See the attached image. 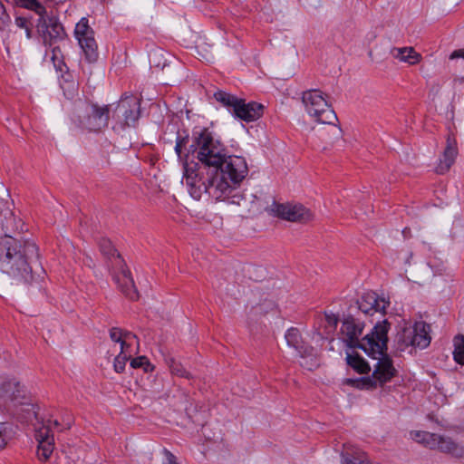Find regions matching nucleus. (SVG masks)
Returning <instances> with one entry per match:
<instances>
[{"label":"nucleus","instance_id":"nucleus-1","mask_svg":"<svg viewBox=\"0 0 464 464\" xmlns=\"http://www.w3.org/2000/svg\"><path fill=\"white\" fill-rule=\"evenodd\" d=\"M188 137H178L175 145V152L183 166L182 181L186 184L189 195L196 200H199L204 194H207L214 200H226L227 195L231 194L235 187L240 182L232 181L226 167L206 169V167H199L195 161H188V154L182 156V147L186 145Z\"/></svg>","mask_w":464,"mask_h":464},{"label":"nucleus","instance_id":"nucleus-2","mask_svg":"<svg viewBox=\"0 0 464 464\" xmlns=\"http://www.w3.org/2000/svg\"><path fill=\"white\" fill-rule=\"evenodd\" d=\"M190 150L196 154L199 167H206V169L226 167L229 179L234 182H241L247 175L246 160L227 155L225 145L207 129L194 133Z\"/></svg>","mask_w":464,"mask_h":464},{"label":"nucleus","instance_id":"nucleus-3","mask_svg":"<svg viewBox=\"0 0 464 464\" xmlns=\"http://www.w3.org/2000/svg\"><path fill=\"white\" fill-rule=\"evenodd\" d=\"M39 258L36 244L11 236L0 237V269L17 282L33 279V264Z\"/></svg>","mask_w":464,"mask_h":464},{"label":"nucleus","instance_id":"nucleus-4","mask_svg":"<svg viewBox=\"0 0 464 464\" xmlns=\"http://www.w3.org/2000/svg\"><path fill=\"white\" fill-rule=\"evenodd\" d=\"M364 324L353 316H347L342 322L341 339L350 348H359L364 353H382V347L388 343V331L390 324L387 320L376 324L372 332L362 340L359 337L362 334Z\"/></svg>","mask_w":464,"mask_h":464},{"label":"nucleus","instance_id":"nucleus-5","mask_svg":"<svg viewBox=\"0 0 464 464\" xmlns=\"http://www.w3.org/2000/svg\"><path fill=\"white\" fill-rule=\"evenodd\" d=\"M112 129L121 132L129 128H135L140 117V100L133 95H123L121 100L111 104Z\"/></svg>","mask_w":464,"mask_h":464},{"label":"nucleus","instance_id":"nucleus-6","mask_svg":"<svg viewBox=\"0 0 464 464\" xmlns=\"http://www.w3.org/2000/svg\"><path fill=\"white\" fill-rule=\"evenodd\" d=\"M302 102L306 112L317 122L334 124L337 121L334 111L321 91L311 89L304 92L302 93Z\"/></svg>","mask_w":464,"mask_h":464},{"label":"nucleus","instance_id":"nucleus-7","mask_svg":"<svg viewBox=\"0 0 464 464\" xmlns=\"http://www.w3.org/2000/svg\"><path fill=\"white\" fill-rule=\"evenodd\" d=\"M72 420L68 419L64 426L60 429L61 424L57 420H52L51 417L43 420L42 426L35 430V440L38 442L37 457L41 461L49 459L54 450V438L53 434V428L60 430L63 429H70Z\"/></svg>","mask_w":464,"mask_h":464},{"label":"nucleus","instance_id":"nucleus-8","mask_svg":"<svg viewBox=\"0 0 464 464\" xmlns=\"http://www.w3.org/2000/svg\"><path fill=\"white\" fill-rule=\"evenodd\" d=\"M36 28L45 46L52 47L65 37L63 24L55 16H48L45 14H38Z\"/></svg>","mask_w":464,"mask_h":464},{"label":"nucleus","instance_id":"nucleus-9","mask_svg":"<svg viewBox=\"0 0 464 464\" xmlns=\"http://www.w3.org/2000/svg\"><path fill=\"white\" fill-rule=\"evenodd\" d=\"M74 35L84 53L86 60L89 63L96 62L99 56L98 44L94 38V31L89 25V21L87 18L83 17L76 24Z\"/></svg>","mask_w":464,"mask_h":464},{"label":"nucleus","instance_id":"nucleus-10","mask_svg":"<svg viewBox=\"0 0 464 464\" xmlns=\"http://www.w3.org/2000/svg\"><path fill=\"white\" fill-rule=\"evenodd\" d=\"M112 105L91 103L83 116H80V125L90 131H99L109 123Z\"/></svg>","mask_w":464,"mask_h":464},{"label":"nucleus","instance_id":"nucleus-11","mask_svg":"<svg viewBox=\"0 0 464 464\" xmlns=\"http://www.w3.org/2000/svg\"><path fill=\"white\" fill-rule=\"evenodd\" d=\"M270 210L275 216L291 222L306 223L314 218L311 210L301 204L274 202Z\"/></svg>","mask_w":464,"mask_h":464},{"label":"nucleus","instance_id":"nucleus-12","mask_svg":"<svg viewBox=\"0 0 464 464\" xmlns=\"http://www.w3.org/2000/svg\"><path fill=\"white\" fill-rule=\"evenodd\" d=\"M387 343L382 347V353H365L374 360H377L374 365L372 377L375 380V383L378 382L380 385L391 381L395 374V368L393 367L392 359L387 355Z\"/></svg>","mask_w":464,"mask_h":464},{"label":"nucleus","instance_id":"nucleus-13","mask_svg":"<svg viewBox=\"0 0 464 464\" xmlns=\"http://www.w3.org/2000/svg\"><path fill=\"white\" fill-rule=\"evenodd\" d=\"M0 398L23 404L26 399V390L16 378L0 375Z\"/></svg>","mask_w":464,"mask_h":464},{"label":"nucleus","instance_id":"nucleus-14","mask_svg":"<svg viewBox=\"0 0 464 464\" xmlns=\"http://www.w3.org/2000/svg\"><path fill=\"white\" fill-rule=\"evenodd\" d=\"M390 302L374 292H367L358 301L359 309L365 314H384Z\"/></svg>","mask_w":464,"mask_h":464},{"label":"nucleus","instance_id":"nucleus-15","mask_svg":"<svg viewBox=\"0 0 464 464\" xmlns=\"http://www.w3.org/2000/svg\"><path fill=\"white\" fill-rule=\"evenodd\" d=\"M120 271L114 275V280L121 293L130 300H137L139 293L135 287L134 281L129 269L124 267L123 263L118 265Z\"/></svg>","mask_w":464,"mask_h":464},{"label":"nucleus","instance_id":"nucleus-16","mask_svg":"<svg viewBox=\"0 0 464 464\" xmlns=\"http://www.w3.org/2000/svg\"><path fill=\"white\" fill-rule=\"evenodd\" d=\"M264 113V106L256 102H246L240 99L234 115L246 122L258 120Z\"/></svg>","mask_w":464,"mask_h":464},{"label":"nucleus","instance_id":"nucleus-17","mask_svg":"<svg viewBox=\"0 0 464 464\" xmlns=\"http://www.w3.org/2000/svg\"><path fill=\"white\" fill-rule=\"evenodd\" d=\"M434 442L433 450H439L441 452L450 454L456 458L464 456V448L454 442L450 438L436 434Z\"/></svg>","mask_w":464,"mask_h":464},{"label":"nucleus","instance_id":"nucleus-18","mask_svg":"<svg viewBox=\"0 0 464 464\" xmlns=\"http://www.w3.org/2000/svg\"><path fill=\"white\" fill-rule=\"evenodd\" d=\"M285 338L290 347L295 348L301 357H312L313 348L303 344L300 332L296 328H290L285 333Z\"/></svg>","mask_w":464,"mask_h":464},{"label":"nucleus","instance_id":"nucleus-19","mask_svg":"<svg viewBox=\"0 0 464 464\" xmlns=\"http://www.w3.org/2000/svg\"><path fill=\"white\" fill-rule=\"evenodd\" d=\"M413 347L424 349L430 343V325L423 321L416 322L412 326Z\"/></svg>","mask_w":464,"mask_h":464},{"label":"nucleus","instance_id":"nucleus-20","mask_svg":"<svg viewBox=\"0 0 464 464\" xmlns=\"http://www.w3.org/2000/svg\"><path fill=\"white\" fill-rule=\"evenodd\" d=\"M110 337L112 342L119 344L120 350L133 347L138 343L137 337L130 332H123L121 328L113 327L110 331Z\"/></svg>","mask_w":464,"mask_h":464},{"label":"nucleus","instance_id":"nucleus-21","mask_svg":"<svg viewBox=\"0 0 464 464\" xmlns=\"http://www.w3.org/2000/svg\"><path fill=\"white\" fill-rule=\"evenodd\" d=\"M390 53L400 62L407 63L411 65L417 64L421 59V55L413 47H393L391 49Z\"/></svg>","mask_w":464,"mask_h":464},{"label":"nucleus","instance_id":"nucleus-22","mask_svg":"<svg viewBox=\"0 0 464 464\" xmlns=\"http://www.w3.org/2000/svg\"><path fill=\"white\" fill-rule=\"evenodd\" d=\"M457 154L458 150L455 145V142H451L450 140L449 139L447 147L443 153V157L437 167V172L440 174L447 172L454 163Z\"/></svg>","mask_w":464,"mask_h":464},{"label":"nucleus","instance_id":"nucleus-23","mask_svg":"<svg viewBox=\"0 0 464 464\" xmlns=\"http://www.w3.org/2000/svg\"><path fill=\"white\" fill-rule=\"evenodd\" d=\"M346 362L358 373H367L371 370L368 362L356 353H347Z\"/></svg>","mask_w":464,"mask_h":464},{"label":"nucleus","instance_id":"nucleus-24","mask_svg":"<svg viewBox=\"0 0 464 464\" xmlns=\"http://www.w3.org/2000/svg\"><path fill=\"white\" fill-rule=\"evenodd\" d=\"M217 102H220L223 106L227 107L234 113L240 99L224 91H218L214 93Z\"/></svg>","mask_w":464,"mask_h":464},{"label":"nucleus","instance_id":"nucleus-25","mask_svg":"<svg viewBox=\"0 0 464 464\" xmlns=\"http://www.w3.org/2000/svg\"><path fill=\"white\" fill-rule=\"evenodd\" d=\"M411 437L413 440L421 443L431 450L434 449V440L436 438L435 433L416 430L411 432Z\"/></svg>","mask_w":464,"mask_h":464},{"label":"nucleus","instance_id":"nucleus-26","mask_svg":"<svg viewBox=\"0 0 464 464\" xmlns=\"http://www.w3.org/2000/svg\"><path fill=\"white\" fill-rule=\"evenodd\" d=\"M133 353L134 351L132 347L120 350L119 354L114 359L113 367L115 372H122L124 371L126 362L131 358Z\"/></svg>","mask_w":464,"mask_h":464},{"label":"nucleus","instance_id":"nucleus-27","mask_svg":"<svg viewBox=\"0 0 464 464\" xmlns=\"http://www.w3.org/2000/svg\"><path fill=\"white\" fill-rule=\"evenodd\" d=\"M453 359L461 365H464V335L458 334L453 339Z\"/></svg>","mask_w":464,"mask_h":464},{"label":"nucleus","instance_id":"nucleus-28","mask_svg":"<svg viewBox=\"0 0 464 464\" xmlns=\"http://www.w3.org/2000/svg\"><path fill=\"white\" fill-rule=\"evenodd\" d=\"M100 249L103 253V255L109 257H115V264L121 265L123 260L121 258V256L117 253L116 249L113 247L111 240L107 238H102L100 243Z\"/></svg>","mask_w":464,"mask_h":464},{"label":"nucleus","instance_id":"nucleus-29","mask_svg":"<svg viewBox=\"0 0 464 464\" xmlns=\"http://www.w3.org/2000/svg\"><path fill=\"white\" fill-rule=\"evenodd\" d=\"M413 334L412 327L404 328L397 335V343L401 350H404L409 346H413Z\"/></svg>","mask_w":464,"mask_h":464},{"label":"nucleus","instance_id":"nucleus-30","mask_svg":"<svg viewBox=\"0 0 464 464\" xmlns=\"http://www.w3.org/2000/svg\"><path fill=\"white\" fill-rule=\"evenodd\" d=\"M15 3L21 7L35 12L37 14L46 13L45 7L37 0H15Z\"/></svg>","mask_w":464,"mask_h":464},{"label":"nucleus","instance_id":"nucleus-31","mask_svg":"<svg viewBox=\"0 0 464 464\" xmlns=\"http://www.w3.org/2000/svg\"><path fill=\"white\" fill-rule=\"evenodd\" d=\"M342 464H372L370 459L364 454L343 456Z\"/></svg>","mask_w":464,"mask_h":464},{"label":"nucleus","instance_id":"nucleus-32","mask_svg":"<svg viewBox=\"0 0 464 464\" xmlns=\"http://www.w3.org/2000/svg\"><path fill=\"white\" fill-rule=\"evenodd\" d=\"M168 364L172 374L187 379L190 378V373L183 367L181 363L176 362L174 359H170L168 362Z\"/></svg>","mask_w":464,"mask_h":464},{"label":"nucleus","instance_id":"nucleus-33","mask_svg":"<svg viewBox=\"0 0 464 464\" xmlns=\"http://www.w3.org/2000/svg\"><path fill=\"white\" fill-rule=\"evenodd\" d=\"M130 366L134 369L142 368L146 372H152L154 369V366L149 362V360L145 356H139L137 358L131 359Z\"/></svg>","mask_w":464,"mask_h":464},{"label":"nucleus","instance_id":"nucleus-34","mask_svg":"<svg viewBox=\"0 0 464 464\" xmlns=\"http://www.w3.org/2000/svg\"><path fill=\"white\" fill-rule=\"evenodd\" d=\"M10 23L11 18L5 12L4 5L0 2V30H5Z\"/></svg>","mask_w":464,"mask_h":464},{"label":"nucleus","instance_id":"nucleus-35","mask_svg":"<svg viewBox=\"0 0 464 464\" xmlns=\"http://www.w3.org/2000/svg\"><path fill=\"white\" fill-rule=\"evenodd\" d=\"M226 199L230 204L235 205H241V202L245 199L243 195H241L238 191L236 190V188L233 190V192L227 196Z\"/></svg>","mask_w":464,"mask_h":464},{"label":"nucleus","instance_id":"nucleus-36","mask_svg":"<svg viewBox=\"0 0 464 464\" xmlns=\"http://www.w3.org/2000/svg\"><path fill=\"white\" fill-rule=\"evenodd\" d=\"M14 23L16 26L21 29H25L27 26L31 25V21L24 16L15 17Z\"/></svg>","mask_w":464,"mask_h":464},{"label":"nucleus","instance_id":"nucleus-37","mask_svg":"<svg viewBox=\"0 0 464 464\" xmlns=\"http://www.w3.org/2000/svg\"><path fill=\"white\" fill-rule=\"evenodd\" d=\"M6 445V439L5 435V425L0 423V450Z\"/></svg>","mask_w":464,"mask_h":464},{"label":"nucleus","instance_id":"nucleus-38","mask_svg":"<svg viewBox=\"0 0 464 464\" xmlns=\"http://www.w3.org/2000/svg\"><path fill=\"white\" fill-rule=\"evenodd\" d=\"M459 57L464 59V49L456 50L450 54V59H455V58H459Z\"/></svg>","mask_w":464,"mask_h":464},{"label":"nucleus","instance_id":"nucleus-39","mask_svg":"<svg viewBox=\"0 0 464 464\" xmlns=\"http://www.w3.org/2000/svg\"><path fill=\"white\" fill-rule=\"evenodd\" d=\"M326 318L328 324H334V326L337 324L338 318L334 314L327 315Z\"/></svg>","mask_w":464,"mask_h":464},{"label":"nucleus","instance_id":"nucleus-40","mask_svg":"<svg viewBox=\"0 0 464 464\" xmlns=\"http://www.w3.org/2000/svg\"><path fill=\"white\" fill-rule=\"evenodd\" d=\"M25 35H26V38L27 39H31L32 38V24L27 26L25 29Z\"/></svg>","mask_w":464,"mask_h":464},{"label":"nucleus","instance_id":"nucleus-41","mask_svg":"<svg viewBox=\"0 0 464 464\" xmlns=\"http://www.w3.org/2000/svg\"><path fill=\"white\" fill-rule=\"evenodd\" d=\"M53 56H52V60L54 61L55 57H56V53H60V49L58 47H53Z\"/></svg>","mask_w":464,"mask_h":464},{"label":"nucleus","instance_id":"nucleus-42","mask_svg":"<svg viewBox=\"0 0 464 464\" xmlns=\"http://www.w3.org/2000/svg\"><path fill=\"white\" fill-rule=\"evenodd\" d=\"M315 364H316V363H315V362H314L313 363H311V365H310V366H307V369H308V370H312V369H313V367H314V366H315Z\"/></svg>","mask_w":464,"mask_h":464}]
</instances>
